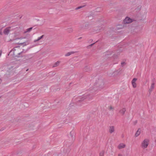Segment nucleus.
<instances>
[{
    "label": "nucleus",
    "instance_id": "obj_1",
    "mask_svg": "<svg viewBox=\"0 0 156 156\" xmlns=\"http://www.w3.org/2000/svg\"><path fill=\"white\" fill-rule=\"evenodd\" d=\"M149 140L147 139H145L141 144L142 147L144 149L147 148L149 144Z\"/></svg>",
    "mask_w": 156,
    "mask_h": 156
},
{
    "label": "nucleus",
    "instance_id": "obj_2",
    "mask_svg": "<svg viewBox=\"0 0 156 156\" xmlns=\"http://www.w3.org/2000/svg\"><path fill=\"white\" fill-rule=\"evenodd\" d=\"M132 22V19L128 17H126L124 20L125 23H129Z\"/></svg>",
    "mask_w": 156,
    "mask_h": 156
},
{
    "label": "nucleus",
    "instance_id": "obj_3",
    "mask_svg": "<svg viewBox=\"0 0 156 156\" xmlns=\"http://www.w3.org/2000/svg\"><path fill=\"white\" fill-rule=\"evenodd\" d=\"M137 80V79L136 78H133L132 81V84L133 87L134 88H136V82Z\"/></svg>",
    "mask_w": 156,
    "mask_h": 156
},
{
    "label": "nucleus",
    "instance_id": "obj_4",
    "mask_svg": "<svg viewBox=\"0 0 156 156\" xmlns=\"http://www.w3.org/2000/svg\"><path fill=\"white\" fill-rule=\"evenodd\" d=\"M11 27L6 28L4 31V33L5 34L8 35L10 30Z\"/></svg>",
    "mask_w": 156,
    "mask_h": 156
},
{
    "label": "nucleus",
    "instance_id": "obj_5",
    "mask_svg": "<svg viewBox=\"0 0 156 156\" xmlns=\"http://www.w3.org/2000/svg\"><path fill=\"white\" fill-rule=\"evenodd\" d=\"M154 83H152L150 88L149 90V92L151 93L153 90L154 88Z\"/></svg>",
    "mask_w": 156,
    "mask_h": 156
},
{
    "label": "nucleus",
    "instance_id": "obj_6",
    "mask_svg": "<svg viewBox=\"0 0 156 156\" xmlns=\"http://www.w3.org/2000/svg\"><path fill=\"white\" fill-rule=\"evenodd\" d=\"M125 146V144H120L118 146V147L119 149H120L121 148H124Z\"/></svg>",
    "mask_w": 156,
    "mask_h": 156
},
{
    "label": "nucleus",
    "instance_id": "obj_7",
    "mask_svg": "<svg viewBox=\"0 0 156 156\" xmlns=\"http://www.w3.org/2000/svg\"><path fill=\"white\" fill-rule=\"evenodd\" d=\"M140 129H138L137 131L136 132V133L135 134V136L136 137L137 136L140 135Z\"/></svg>",
    "mask_w": 156,
    "mask_h": 156
},
{
    "label": "nucleus",
    "instance_id": "obj_8",
    "mask_svg": "<svg viewBox=\"0 0 156 156\" xmlns=\"http://www.w3.org/2000/svg\"><path fill=\"white\" fill-rule=\"evenodd\" d=\"M114 131V127L113 126H111L109 129V132L110 133H112Z\"/></svg>",
    "mask_w": 156,
    "mask_h": 156
},
{
    "label": "nucleus",
    "instance_id": "obj_9",
    "mask_svg": "<svg viewBox=\"0 0 156 156\" xmlns=\"http://www.w3.org/2000/svg\"><path fill=\"white\" fill-rule=\"evenodd\" d=\"M126 111V109L125 108H123L120 111V113L123 115L124 114Z\"/></svg>",
    "mask_w": 156,
    "mask_h": 156
},
{
    "label": "nucleus",
    "instance_id": "obj_10",
    "mask_svg": "<svg viewBox=\"0 0 156 156\" xmlns=\"http://www.w3.org/2000/svg\"><path fill=\"white\" fill-rule=\"evenodd\" d=\"M43 36H44V35H42L41 36V37H38V38H37V39L34 40V42H37L38 41L40 40V39H41L43 37Z\"/></svg>",
    "mask_w": 156,
    "mask_h": 156
},
{
    "label": "nucleus",
    "instance_id": "obj_11",
    "mask_svg": "<svg viewBox=\"0 0 156 156\" xmlns=\"http://www.w3.org/2000/svg\"><path fill=\"white\" fill-rule=\"evenodd\" d=\"M74 53V52H73V51H71V52H68L67 53H66L65 55V56H69L70 55H71V54H73Z\"/></svg>",
    "mask_w": 156,
    "mask_h": 156
},
{
    "label": "nucleus",
    "instance_id": "obj_12",
    "mask_svg": "<svg viewBox=\"0 0 156 156\" xmlns=\"http://www.w3.org/2000/svg\"><path fill=\"white\" fill-rule=\"evenodd\" d=\"M60 62V61H58L54 64V65L53 66V67H55L57 66L59 64Z\"/></svg>",
    "mask_w": 156,
    "mask_h": 156
},
{
    "label": "nucleus",
    "instance_id": "obj_13",
    "mask_svg": "<svg viewBox=\"0 0 156 156\" xmlns=\"http://www.w3.org/2000/svg\"><path fill=\"white\" fill-rule=\"evenodd\" d=\"M104 151H102L100 153L99 156H104Z\"/></svg>",
    "mask_w": 156,
    "mask_h": 156
},
{
    "label": "nucleus",
    "instance_id": "obj_14",
    "mask_svg": "<svg viewBox=\"0 0 156 156\" xmlns=\"http://www.w3.org/2000/svg\"><path fill=\"white\" fill-rule=\"evenodd\" d=\"M32 29V27H31V28H28V29H27V32H28L30 31L31 30V29Z\"/></svg>",
    "mask_w": 156,
    "mask_h": 156
},
{
    "label": "nucleus",
    "instance_id": "obj_15",
    "mask_svg": "<svg viewBox=\"0 0 156 156\" xmlns=\"http://www.w3.org/2000/svg\"><path fill=\"white\" fill-rule=\"evenodd\" d=\"M16 49H19V48H18L17 47H16L12 49V51H16Z\"/></svg>",
    "mask_w": 156,
    "mask_h": 156
},
{
    "label": "nucleus",
    "instance_id": "obj_16",
    "mask_svg": "<svg viewBox=\"0 0 156 156\" xmlns=\"http://www.w3.org/2000/svg\"><path fill=\"white\" fill-rule=\"evenodd\" d=\"M83 6H79L78 7H77V8H76V9H80L82 8L83 7Z\"/></svg>",
    "mask_w": 156,
    "mask_h": 156
},
{
    "label": "nucleus",
    "instance_id": "obj_17",
    "mask_svg": "<svg viewBox=\"0 0 156 156\" xmlns=\"http://www.w3.org/2000/svg\"><path fill=\"white\" fill-rule=\"evenodd\" d=\"M125 64V63L124 62L121 63V65L122 66H124Z\"/></svg>",
    "mask_w": 156,
    "mask_h": 156
},
{
    "label": "nucleus",
    "instance_id": "obj_18",
    "mask_svg": "<svg viewBox=\"0 0 156 156\" xmlns=\"http://www.w3.org/2000/svg\"><path fill=\"white\" fill-rule=\"evenodd\" d=\"M23 51L19 53H18V55H20V54H21L22 53H23Z\"/></svg>",
    "mask_w": 156,
    "mask_h": 156
},
{
    "label": "nucleus",
    "instance_id": "obj_19",
    "mask_svg": "<svg viewBox=\"0 0 156 156\" xmlns=\"http://www.w3.org/2000/svg\"><path fill=\"white\" fill-rule=\"evenodd\" d=\"M2 53V51H0V56H1Z\"/></svg>",
    "mask_w": 156,
    "mask_h": 156
},
{
    "label": "nucleus",
    "instance_id": "obj_20",
    "mask_svg": "<svg viewBox=\"0 0 156 156\" xmlns=\"http://www.w3.org/2000/svg\"><path fill=\"white\" fill-rule=\"evenodd\" d=\"M112 107H111V106H110V109H112Z\"/></svg>",
    "mask_w": 156,
    "mask_h": 156
},
{
    "label": "nucleus",
    "instance_id": "obj_21",
    "mask_svg": "<svg viewBox=\"0 0 156 156\" xmlns=\"http://www.w3.org/2000/svg\"><path fill=\"white\" fill-rule=\"evenodd\" d=\"M118 156H121V155L120 154H119Z\"/></svg>",
    "mask_w": 156,
    "mask_h": 156
},
{
    "label": "nucleus",
    "instance_id": "obj_22",
    "mask_svg": "<svg viewBox=\"0 0 156 156\" xmlns=\"http://www.w3.org/2000/svg\"><path fill=\"white\" fill-rule=\"evenodd\" d=\"M28 69H27L26 70V71H27L28 70Z\"/></svg>",
    "mask_w": 156,
    "mask_h": 156
},
{
    "label": "nucleus",
    "instance_id": "obj_23",
    "mask_svg": "<svg viewBox=\"0 0 156 156\" xmlns=\"http://www.w3.org/2000/svg\"><path fill=\"white\" fill-rule=\"evenodd\" d=\"M155 142H156V140H155Z\"/></svg>",
    "mask_w": 156,
    "mask_h": 156
}]
</instances>
